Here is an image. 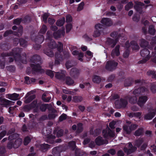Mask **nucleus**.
<instances>
[{"instance_id": "14", "label": "nucleus", "mask_w": 156, "mask_h": 156, "mask_svg": "<svg viewBox=\"0 0 156 156\" xmlns=\"http://www.w3.org/2000/svg\"><path fill=\"white\" fill-rule=\"evenodd\" d=\"M147 90V88L145 87H139L137 89L136 88L133 91V93L136 96H138L144 93Z\"/></svg>"}, {"instance_id": "58", "label": "nucleus", "mask_w": 156, "mask_h": 156, "mask_svg": "<svg viewBox=\"0 0 156 156\" xmlns=\"http://www.w3.org/2000/svg\"><path fill=\"white\" fill-rule=\"evenodd\" d=\"M22 21V19L21 18H17L13 20V24L16 25H19Z\"/></svg>"}, {"instance_id": "56", "label": "nucleus", "mask_w": 156, "mask_h": 156, "mask_svg": "<svg viewBox=\"0 0 156 156\" xmlns=\"http://www.w3.org/2000/svg\"><path fill=\"white\" fill-rule=\"evenodd\" d=\"M46 96V94L44 93L43 94L41 97L42 100L44 102H49L51 99V97H48L46 98L45 97Z\"/></svg>"}, {"instance_id": "1", "label": "nucleus", "mask_w": 156, "mask_h": 156, "mask_svg": "<svg viewBox=\"0 0 156 156\" xmlns=\"http://www.w3.org/2000/svg\"><path fill=\"white\" fill-rule=\"evenodd\" d=\"M22 49L19 48H16L12 49L11 51L9 52L3 53L1 54V56L3 58L7 56H13V58L10 57L9 58V62H12L14 59L15 61L21 62V53L22 51Z\"/></svg>"}, {"instance_id": "50", "label": "nucleus", "mask_w": 156, "mask_h": 156, "mask_svg": "<svg viewBox=\"0 0 156 156\" xmlns=\"http://www.w3.org/2000/svg\"><path fill=\"white\" fill-rule=\"evenodd\" d=\"M35 98V96L34 95H33L30 96L28 98H27L25 101V103L26 104H28L30 103L33 99Z\"/></svg>"}, {"instance_id": "33", "label": "nucleus", "mask_w": 156, "mask_h": 156, "mask_svg": "<svg viewBox=\"0 0 156 156\" xmlns=\"http://www.w3.org/2000/svg\"><path fill=\"white\" fill-rule=\"evenodd\" d=\"M149 44L148 41L144 39H141L140 40V45L141 47H146Z\"/></svg>"}, {"instance_id": "57", "label": "nucleus", "mask_w": 156, "mask_h": 156, "mask_svg": "<svg viewBox=\"0 0 156 156\" xmlns=\"http://www.w3.org/2000/svg\"><path fill=\"white\" fill-rule=\"evenodd\" d=\"M48 106V104H42L40 106V109L42 112H45L47 109Z\"/></svg>"}, {"instance_id": "64", "label": "nucleus", "mask_w": 156, "mask_h": 156, "mask_svg": "<svg viewBox=\"0 0 156 156\" xmlns=\"http://www.w3.org/2000/svg\"><path fill=\"white\" fill-rule=\"evenodd\" d=\"M130 51L129 48H127L124 52L123 56L124 58H127L129 55Z\"/></svg>"}, {"instance_id": "49", "label": "nucleus", "mask_w": 156, "mask_h": 156, "mask_svg": "<svg viewBox=\"0 0 156 156\" xmlns=\"http://www.w3.org/2000/svg\"><path fill=\"white\" fill-rule=\"evenodd\" d=\"M147 74L149 76L152 75V78L156 79V73L154 71L149 70L147 72Z\"/></svg>"}, {"instance_id": "62", "label": "nucleus", "mask_w": 156, "mask_h": 156, "mask_svg": "<svg viewBox=\"0 0 156 156\" xmlns=\"http://www.w3.org/2000/svg\"><path fill=\"white\" fill-rule=\"evenodd\" d=\"M118 34V33L117 32L114 31L110 34V36L113 38H116L117 37V36H118L117 37H118L119 39L118 38L121 36V35L120 34Z\"/></svg>"}, {"instance_id": "15", "label": "nucleus", "mask_w": 156, "mask_h": 156, "mask_svg": "<svg viewBox=\"0 0 156 156\" xmlns=\"http://www.w3.org/2000/svg\"><path fill=\"white\" fill-rule=\"evenodd\" d=\"M65 34V28L62 27L61 29H59L57 31L54 32L53 35L55 39L60 38L62 35H63Z\"/></svg>"}, {"instance_id": "24", "label": "nucleus", "mask_w": 156, "mask_h": 156, "mask_svg": "<svg viewBox=\"0 0 156 156\" xmlns=\"http://www.w3.org/2000/svg\"><path fill=\"white\" fill-rule=\"evenodd\" d=\"M44 40V36L43 35L39 34L35 37L34 41L35 43L41 44L43 42Z\"/></svg>"}, {"instance_id": "29", "label": "nucleus", "mask_w": 156, "mask_h": 156, "mask_svg": "<svg viewBox=\"0 0 156 156\" xmlns=\"http://www.w3.org/2000/svg\"><path fill=\"white\" fill-rule=\"evenodd\" d=\"M59 148L58 147H54L52 151V154L54 156H60Z\"/></svg>"}, {"instance_id": "39", "label": "nucleus", "mask_w": 156, "mask_h": 156, "mask_svg": "<svg viewBox=\"0 0 156 156\" xmlns=\"http://www.w3.org/2000/svg\"><path fill=\"white\" fill-rule=\"evenodd\" d=\"M92 80L94 82L97 83H99L101 80L100 76L97 75L93 76L92 78Z\"/></svg>"}, {"instance_id": "5", "label": "nucleus", "mask_w": 156, "mask_h": 156, "mask_svg": "<svg viewBox=\"0 0 156 156\" xmlns=\"http://www.w3.org/2000/svg\"><path fill=\"white\" fill-rule=\"evenodd\" d=\"M118 65V62L114 60H109L106 62L105 68L107 70L112 72L115 69Z\"/></svg>"}, {"instance_id": "4", "label": "nucleus", "mask_w": 156, "mask_h": 156, "mask_svg": "<svg viewBox=\"0 0 156 156\" xmlns=\"http://www.w3.org/2000/svg\"><path fill=\"white\" fill-rule=\"evenodd\" d=\"M137 150V147L133 146L132 143L130 142L127 143L123 149L124 152L127 155L134 153Z\"/></svg>"}, {"instance_id": "3", "label": "nucleus", "mask_w": 156, "mask_h": 156, "mask_svg": "<svg viewBox=\"0 0 156 156\" xmlns=\"http://www.w3.org/2000/svg\"><path fill=\"white\" fill-rule=\"evenodd\" d=\"M150 54V51L147 48H145L141 50L140 54L141 56L144 58L139 61L138 63L140 64L145 63L150 57L151 58V56Z\"/></svg>"}, {"instance_id": "43", "label": "nucleus", "mask_w": 156, "mask_h": 156, "mask_svg": "<svg viewBox=\"0 0 156 156\" xmlns=\"http://www.w3.org/2000/svg\"><path fill=\"white\" fill-rule=\"evenodd\" d=\"M155 31L153 25H151L149 26L148 28V32L150 34L154 35L155 34Z\"/></svg>"}, {"instance_id": "28", "label": "nucleus", "mask_w": 156, "mask_h": 156, "mask_svg": "<svg viewBox=\"0 0 156 156\" xmlns=\"http://www.w3.org/2000/svg\"><path fill=\"white\" fill-rule=\"evenodd\" d=\"M55 77L59 80L64 81L65 80L66 76L63 73H57L55 75Z\"/></svg>"}, {"instance_id": "21", "label": "nucleus", "mask_w": 156, "mask_h": 156, "mask_svg": "<svg viewBox=\"0 0 156 156\" xmlns=\"http://www.w3.org/2000/svg\"><path fill=\"white\" fill-rule=\"evenodd\" d=\"M101 22L103 25L108 27L111 26L112 24L111 20L109 18H103Z\"/></svg>"}, {"instance_id": "60", "label": "nucleus", "mask_w": 156, "mask_h": 156, "mask_svg": "<svg viewBox=\"0 0 156 156\" xmlns=\"http://www.w3.org/2000/svg\"><path fill=\"white\" fill-rule=\"evenodd\" d=\"M31 139L30 137L27 136L25 137L24 139L23 143L25 145H27L30 142Z\"/></svg>"}, {"instance_id": "45", "label": "nucleus", "mask_w": 156, "mask_h": 156, "mask_svg": "<svg viewBox=\"0 0 156 156\" xmlns=\"http://www.w3.org/2000/svg\"><path fill=\"white\" fill-rule=\"evenodd\" d=\"M137 98L136 96L131 97L129 99V102L132 104H134L137 102Z\"/></svg>"}, {"instance_id": "25", "label": "nucleus", "mask_w": 156, "mask_h": 156, "mask_svg": "<svg viewBox=\"0 0 156 156\" xmlns=\"http://www.w3.org/2000/svg\"><path fill=\"white\" fill-rule=\"evenodd\" d=\"M134 81L133 78L129 77L126 79L124 82V85L126 87L130 86Z\"/></svg>"}, {"instance_id": "48", "label": "nucleus", "mask_w": 156, "mask_h": 156, "mask_svg": "<svg viewBox=\"0 0 156 156\" xmlns=\"http://www.w3.org/2000/svg\"><path fill=\"white\" fill-rule=\"evenodd\" d=\"M7 70L10 72L14 73L16 70V67L14 65H10L6 67Z\"/></svg>"}, {"instance_id": "44", "label": "nucleus", "mask_w": 156, "mask_h": 156, "mask_svg": "<svg viewBox=\"0 0 156 156\" xmlns=\"http://www.w3.org/2000/svg\"><path fill=\"white\" fill-rule=\"evenodd\" d=\"M55 138L54 135H50L48 136L47 140V142L50 144H53L54 142V139Z\"/></svg>"}, {"instance_id": "35", "label": "nucleus", "mask_w": 156, "mask_h": 156, "mask_svg": "<svg viewBox=\"0 0 156 156\" xmlns=\"http://www.w3.org/2000/svg\"><path fill=\"white\" fill-rule=\"evenodd\" d=\"M143 140L142 139H139L136 140L135 142L134 146L137 148H139L143 143Z\"/></svg>"}, {"instance_id": "40", "label": "nucleus", "mask_w": 156, "mask_h": 156, "mask_svg": "<svg viewBox=\"0 0 156 156\" xmlns=\"http://www.w3.org/2000/svg\"><path fill=\"white\" fill-rule=\"evenodd\" d=\"M44 53L50 57H52L54 56V53L51 49H46L44 51Z\"/></svg>"}, {"instance_id": "37", "label": "nucleus", "mask_w": 156, "mask_h": 156, "mask_svg": "<svg viewBox=\"0 0 156 156\" xmlns=\"http://www.w3.org/2000/svg\"><path fill=\"white\" fill-rule=\"evenodd\" d=\"M13 34V35H16L17 34V33L15 31H13L12 30H7L3 34L4 37H6L9 35Z\"/></svg>"}, {"instance_id": "61", "label": "nucleus", "mask_w": 156, "mask_h": 156, "mask_svg": "<svg viewBox=\"0 0 156 156\" xmlns=\"http://www.w3.org/2000/svg\"><path fill=\"white\" fill-rule=\"evenodd\" d=\"M46 74L51 78H53L54 76L53 71L50 69H47L46 71Z\"/></svg>"}, {"instance_id": "2", "label": "nucleus", "mask_w": 156, "mask_h": 156, "mask_svg": "<svg viewBox=\"0 0 156 156\" xmlns=\"http://www.w3.org/2000/svg\"><path fill=\"white\" fill-rule=\"evenodd\" d=\"M30 61L31 62L36 64H30V66L32 68L33 72L40 73L44 72V70L41 69V67L40 64L41 61V58L40 56L37 55H34L31 58Z\"/></svg>"}, {"instance_id": "8", "label": "nucleus", "mask_w": 156, "mask_h": 156, "mask_svg": "<svg viewBox=\"0 0 156 156\" xmlns=\"http://www.w3.org/2000/svg\"><path fill=\"white\" fill-rule=\"evenodd\" d=\"M103 25L99 23L96 24L95 26V30L94 31L93 36L94 37L99 36L101 34V32L103 29Z\"/></svg>"}, {"instance_id": "9", "label": "nucleus", "mask_w": 156, "mask_h": 156, "mask_svg": "<svg viewBox=\"0 0 156 156\" xmlns=\"http://www.w3.org/2000/svg\"><path fill=\"white\" fill-rule=\"evenodd\" d=\"M14 102L4 98L0 97V105L7 107L8 106L14 105Z\"/></svg>"}, {"instance_id": "26", "label": "nucleus", "mask_w": 156, "mask_h": 156, "mask_svg": "<svg viewBox=\"0 0 156 156\" xmlns=\"http://www.w3.org/2000/svg\"><path fill=\"white\" fill-rule=\"evenodd\" d=\"M90 134L91 135H93L94 136H97L99 135L101 132L100 129H96L94 131L93 129H91L90 130Z\"/></svg>"}, {"instance_id": "6", "label": "nucleus", "mask_w": 156, "mask_h": 156, "mask_svg": "<svg viewBox=\"0 0 156 156\" xmlns=\"http://www.w3.org/2000/svg\"><path fill=\"white\" fill-rule=\"evenodd\" d=\"M128 104L127 101L122 98H121L119 101H116L115 102V107L118 109L125 108Z\"/></svg>"}, {"instance_id": "47", "label": "nucleus", "mask_w": 156, "mask_h": 156, "mask_svg": "<svg viewBox=\"0 0 156 156\" xmlns=\"http://www.w3.org/2000/svg\"><path fill=\"white\" fill-rule=\"evenodd\" d=\"M21 144V142L19 139H16L14 142L13 148H16L20 146Z\"/></svg>"}, {"instance_id": "38", "label": "nucleus", "mask_w": 156, "mask_h": 156, "mask_svg": "<svg viewBox=\"0 0 156 156\" xmlns=\"http://www.w3.org/2000/svg\"><path fill=\"white\" fill-rule=\"evenodd\" d=\"M65 22V19L63 17L61 19L58 20L56 23V24L58 26L61 27L63 25Z\"/></svg>"}, {"instance_id": "54", "label": "nucleus", "mask_w": 156, "mask_h": 156, "mask_svg": "<svg viewBox=\"0 0 156 156\" xmlns=\"http://www.w3.org/2000/svg\"><path fill=\"white\" fill-rule=\"evenodd\" d=\"M134 8L136 11L140 14L142 13L143 12V8L142 7L138 5H135L134 6Z\"/></svg>"}, {"instance_id": "41", "label": "nucleus", "mask_w": 156, "mask_h": 156, "mask_svg": "<svg viewBox=\"0 0 156 156\" xmlns=\"http://www.w3.org/2000/svg\"><path fill=\"white\" fill-rule=\"evenodd\" d=\"M68 145L71 150L74 151L75 149L76 150V143L74 141H72L69 142L68 143Z\"/></svg>"}, {"instance_id": "51", "label": "nucleus", "mask_w": 156, "mask_h": 156, "mask_svg": "<svg viewBox=\"0 0 156 156\" xmlns=\"http://www.w3.org/2000/svg\"><path fill=\"white\" fill-rule=\"evenodd\" d=\"M0 48L4 50H7L10 48V46H9L8 43H5L2 44L0 46Z\"/></svg>"}, {"instance_id": "16", "label": "nucleus", "mask_w": 156, "mask_h": 156, "mask_svg": "<svg viewBox=\"0 0 156 156\" xmlns=\"http://www.w3.org/2000/svg\"><path fill=\"white\" fill-rule=\"evenodd\" d=\"M37 147L41 152H44L48 150L50 147V145L48 144L44 143L39 145Z\"/></svg>"}, {"instance_id": "23", "label": "nucleus", "mask_w": 156, "mask_h": 156, "mask_svg": "<svg viewBox=\"0 0 156 156\" xmlns=\"http://www.w3.org/2000/svg\"><path fill=\"white\" fill-rule=\"evenodd\" d=\"M154 112H150L145 115L144 119L147 120H150L152 119L155 115Z\"/></svg>"}, {"instance_id": "27", "label": "nucleus", "mask_w": 156, "mask_h": 156, "mask_svg": "<svg viewBox=\"0 0 156 156\" xmlns=\"http://www.w3.org/2000/svg\"><path fill=\"white\" fill-rule=\"evenodd\" d=\"M95 143L98 146H100L104 144V140L100 136H98L96 138Z\"/></svg>"}, {"instance_id": "59", "label": "nucleus", "mask_w": 156, "mask_h": 156, "mask_svg": "<svg viewBox=\"0 0 156 156\" xmlns=\"http://www.w3.org/2000/svg\"><path fill=\"white\" fill-rule=\"evenodd\" d=\"M75 153L76 156H83V153L81 152L80 150L77 148L76 149Z\"/></svg>"}, {"instance_id": "53", "label": "nucleus", "mask_w": 156, "mask_h": 156, "mask_svg": "<svg viewBox=\"0 0 156 156\" xmlns=\"http://www.w3.org/2000/svg\"><path fill=\"white\" fill-rule=\"evenodd\" d=\"M133 6V4L132 2L131 1L127 3L125 6V10L126 11H128L129 9L132 8Z\"/></svg>"}, {"instance_id": "55", "label": "nucleus", "mask_w": 156, "mask_h": 156, "mask_svg": "<svg viewBox=\"0 0 156 156\" xmlns=\"http://www.w3.org/2000/svg\"><path fill=\"white\" fill-rule=\"evenodd\" d=\"M47 30V26L44 24L42 25L39 33L41 34H44L45 33Z\"/></svg>"}, {"instance_id": "17", "label": "nucleus", "mask_w": 156, "mask_h": 156, "mask_svg": "<svg viewBox=\"0 0 156 156\" xmlns=\"http://www.w3.org/2000/svg\"><path fill=\"white\" fill-rule=\"evenodd\" d=\"M147 100V97L146 96L140 97L137 102V104L139 106L141 107L143 106Z\"/></svg>"}, {"instance_id": "10", "label": "nucleus", "mask_w": 156, "mask_h": 156, "mask_svg": "<svg viewBox=\"0 0 156 156\" xmlns=\"http://www.w3.org/2000/svg\"><path fill=\"white\" fill-rule=\"evenodd\" d=\"M56 57L60 60H63L65 59H68L70 57L69 53L67 51H63L62 54L61 52L56 53Z\"/></svg>"}, {"instance_id": "11", "label": "nucleus", "mask_w": 156, "mask_h": 156, "mask_svg": "<svg viewBox=\"0 0 156 156\" xmlns=\"http://www.w3.org/2000/svg\"><path fill=\"white\" fill-rule=\"evenodd\" d=\"M69 74L73 78L77 79L80 74V71L77 68H72L70 71Z\"/></svg>"}, {"instance_id": "12", "label": "nucleus", "mask_w": 156, "mask_h": 156, "mask_svg": "<svg viewBox=\"0 0 156 156\" xmlns=\"http://www.w3.org/2000/svg\"><path fill=\"white\" fill-rule=\"evenodd\" d=\"M13 41L15 44L17 45L19 43L20 45L23 47H26L27 44V42L23 38H15Z\"/></svg>"}, {"instance_id": "42", "label": "nucleus", "mask_w": 156, "mask_h": 156, "mask_svg": "<svg viewBox=\"0 0 156 156\" xmlns=\"http://www.w3.org/2000/svg\"><path fill=\"white\" fill-rule=\"evenodd\" d=\"M143 133V129L139 128L136 130L134 133V135L136 136H139L141 135Z\"/></svg>"}, {"instance_id": "63", "label": "nucleus", "mask_w": 156, "mask_h": 156, "mask_svg": "<svg viewBox=\"0 0 156 156\" xmlns=\"http://www.w3.org/2000/svg\"><path fill=\"white\" fill-rule=\"evenodd\" d=\"M67 116L66 114L63 113L59 117V121L60 122H62L66 119Z\"/></svg>"}, {"instance_id": "31", "label": "nucleus", "mask_w": 156, "mask_h": 156, "mask_svg": "<svg viewBox=\"0 0 156 156\" xmlns=\"http://www.w3.org/2000/svg\"><path fill=\"white\" fill-rule=\"evenodd\" d=\"M48 46L49 48L52 50L56 48V43L54 40H51L49 42H48Z\"/></svg>"}, {"instance_id": "19", "label": "nucleus", "mask_w": 156, "mask_h": 156, "mask_svg": "<svg viewBox=\"0 0 156 156\" xmlns=\"http://www.w3.org/2000/svg\"><path fill=\"white\" fill-rule=\"evenodd\" d=\"M16 137H15V135H12L8 137V139L10 141L8 143L7 145V147L9 149H11L12 147L13 148L14 141L13 140L15 139Z\"/></svg>"}, {"instance_id": "18", "label": "nucleus", "mask_w": 156, "mask_h": 156, "mask_svg": "<svg viewBox=\"0 0 156 156\" xmlns=\"http://www.w3.org/2000/svg\"><path fill=\"white\" fill-rule=\"evenodd\" d=\"M118 41V37L116 38L115 40L110 37H108L107 38L106 42L108 44L111 45V47L113 48L116 44Z\"/></svg>"}, {"instance_id": "20", "label": "nucleus", "mask_w": 156, "mask_h": 156, "mask_svg": "<svg viewBox=\"0 0 156 156\" xmlns=\"http://www.w3.org/2000/svg\"><path fill=\"white\" fill-rule=\"evenodd\" d=\"M120 45H117L115 46V48L112 50L111 54V56L112 57L114 56L115 55L117 56L119 55L120 54Z\"/></svg>"}, {"instance_id": "34", "label": "nucleus", "mask_w": 156, "mask_h": 156, "mask_svg": "<svg viewBox=\"0 0 156 156\" xmlns=\"http://www.w3.org/2000/svg\"><path fill=\"white\" fill-rule=\"evenodd\" d=\"M130 44L132 46V48L133 50H138L140 47L136 42L134 41H132L130 42Z\"/></svg>"}, {"instance_id": "13", "label": "nucleus", "mask_w": 156, "mask_h": 156, "mask_svg": "<svg viewBox=\"0 0 156 156\" xmlns=\"http://www.w3.org/2000/svg\"><path fill=\"white\" fill-rule=\"evenodd\" d=\"M102 133L103 134L104 137L105 138L108 136L114 137L115 136L114 132L109 128H108L107 130L104 129L102 131Z\"/></svg>"}, {"instance_id": "36", "label": "nucleus", "mask_w": 156, "mask_h": 156, "mask_svg": "<svg viewBox=\"0 0 156 156\" xmlns=\"http://www.w3.org/2000/svg\"><path fill=\"white\" fill-rule=\"evenodd\" d=\"M83 100L82 97L79 96H75L73 97V101L76 103L81 102Z\"/></svg>"}, {"instance_id": "52", "label": "nucleus", "mask_w": 156, "mask_h": 156, "mask_svg": "<svg viewBox=\"0 0 156 156\" xmlns=\"http://www.w3.org/2000/svg\"><path fill=\"white\" fill-rule=\"evenodd\" d=\"M63 45L62 44L59 42H58V44H56V48H57L58 51L59 52H61V51L63 49Z\"/></svg>"}, {"instance_id": "22", "label": "nucleus", "mask_w": 156, "mask_h": 156, "mask_svg": "<svg viewBox=\"0 0 156 156\" xmlns=\"http://www.w3.org/2000/svg\"><path fill=\"white\" fill-rule=\"evenodd\" d=\"M6 97L9 99L13 101H16L18 99L19 94L14 93L12 94H6Z\"/></svg>"}, {"instance_id": "7", "label": "nucleus", "mask_w": 156, "mask_h": 156, "mask_svg": "<svg viewBox=\"0 0 156 156\" xmlns=\"http://www.w3.org/2000/svg\"><path fill=\"white\" fill-rule=\"evenodd\" d=\"M137 127V125L136 124H132L129 127L127 125H125L123 127V129L126 134H129L132 131L135 129Z\"/></svg>"}, {"instance_id": "46", "label": "nucleus", "mask_w": 156, "mask_h": 156, "mask_svg": "<svg viewBox=\"0 0 156 156\" xmlns=\"http://www.w3.org/2000/svg\"><path fill=\"white\" fill-rule=\"evenodd\" d=\"M83 124L81 123H79L77 124V128L76 130L77 133H79L83 131Z\"/></svg>"}, {"instance_id": "30", "label": "nucleus", "mask_w": 156, "mask_h": 156, "mask_svg": "<svg viewBox=\"0 0 156 156\" xmlns=\"http://www.w3.org/2000/svg\"><path fill=\"white\" fill-rule=\"evenodd\" d=\"M65 80L66 83L68 85H71L74 83V80L69 76H66Z\"/></svg>"}, {"instance_id": "32", "label": "nucleus", "mask_w": 156, "mask_h": 156, "mask_svg": "<svg viewBox=\"0 0 156 156\" xmlns=\"http://www.w3.org/2000/svg\"><path fill=\"white\" fill-rule=\"evenodd\" d=\"M142 114V113L141 112H131L129 113V116L130 117H136L140 118Z\"/></svg>"}]
</instances>
